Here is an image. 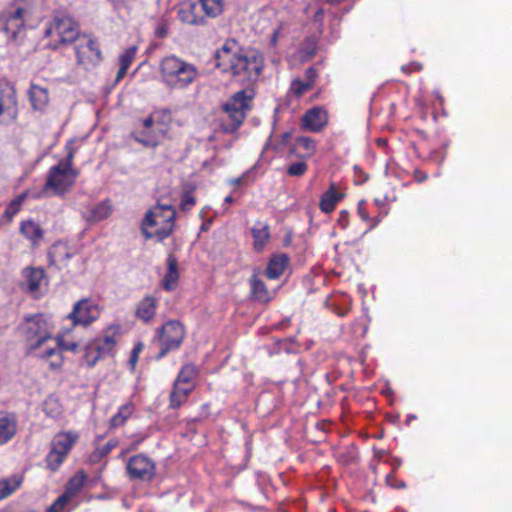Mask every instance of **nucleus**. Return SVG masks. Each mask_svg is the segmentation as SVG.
I'll return each instance as SVG.
<instances>
[{"label":"nucleus","mask_w":512,"mask_h":512,"mask_svg":"<svg viewBox=\"0 0 512 512\" xmlns=\"http://www.w3.org/2000/svg\"><path fill=\"white\" fill-rule=\"evenodd\" d=\"M158 340L161 346L158 357L165 356L169 351L177 349L185 336L183 325L176 320L165 323L162 328L158 329Z\"/></svg>","instance_id":"obj_9"},{"label":"nucleus","mask_w":512,"mask_h":512,"mask_svg":"<svg viewBox=\"0 0 512 512\" xmlns=\"http://www.w3.org/2000/svg\"><path fill=\"white\" fill-rule=\"evenodd\" d=\"M74 151L71 149L67 157L50 168L43 193L46 195H64L74 185L78 171L72 167Z\"/></svg>","instance_id":"obj_5"},{"label":"nucleus","mask_w":512,"mask_h":512,"mask_svg":"<svg viewBox=\"0 0 512 512\" xmlns=\"http://www.w3.org/2000/svg\"><path fill=\"white\" fill-rule=\"evenodd\" d=\"M29 99L35 110H43L49 102L48 92L45 88L32 84L29 89Z\"/></svg>","instance_id":"obj_25"},{"label":"nucleus","mask_w":512,"mask_h":512,"mask_svg":"<svg viewBox=\"0 0 512 512\" xmlns=\"http://www.w3.org/2000/svg\"><path fill=\"white\" fill-rule=\"evenodd\" d=\"M338 225L342 228V229H345L348 224H349V214L347 211L343 210L339 213V217H338Z\"/></svg>","instance_id":"obj_51"},{"label":"nucleus","mask_w":512,"mask_h":512,"mask_svg":"<svg viewBox=\"0 0 512 512\" xmlns=\"http://www.w3.org/2000/svg\"><path fill=\"white\" fill-rule=\"evenodd\" d=\"M25 14L24 8L17 7L0 15V24L10 40H17L24 35Z\"/></svg>","instance_id":"obj_11"},{"label":"nucleus","mask_w":512,"mask_h":512,"mask_svg":"<svg viewBox=\"0 0 512 512\" xmlns=\"http://www.w3.org/2000/svg\"><path fill=\"white\" fill-rule=\"evenodd\" d=\"M176 212L170 204H157L145 215L142 233L146 239L156 238L162 241L169 237L175 225Z\"/></svg>","instance_id":"obj_4"},{"label":"nucleus","mask_w":512,"mask_h":512,"mask_svg":"<svg viewBox=\"0 0 512 512\" xmlns=\"http://www.w3.org/2000/svg\"><path fill=\"white\" fill-rule=\"evenodd\" d=\"M126 468L131 479L150 481L155 475L154 462L142 454L132 456Z\"/></svg>","instance_id":"obj_13"},{"label":"nucleus","mask_w":512,"mask_h":512,"mask_svg":"<svg viewBox=\"0 0 512 512\" xmlns=\"http://www.w3.org/2000/svg\"><path fill=\"white\" fill-rule=\"evenodd\" d=\"M225 202L226 203H232L233 202V198L231 196H228L225 198Z\"/></svg>","instance_id":"obj_56"},{"label":"nucleus","mask_w":512,"mask_h":512,"mask_svg":"<svg viewBox=\"0 0 512 512\" xmlns=\"http://www.w3.org/2000/svg\"><path fill=\"white\" fill-rule=\"evenodd\" d=\"M197 369L195 365L193 364H186L182 367L180 370L177 379L175 380L176 383L185 385V386H195L194 380L197 377Z\"/></svg>","instance_id":"obj_33"},{"label":"nucleus","mask_w":512,"mask_h":512,"mask_svg":"<svg viewBox=\"0 0 512 512\" xmlns=\"http://www.w3.org/2000/svg\"><path fill=\"white\" fill-rule=\"evenodd\" d=\"M119 336L118 328L111 326L104 331L102 336L89 342V344L91 345V349L98 351V353L105 358L113 354Z\"/></svg>","instance_id":"obj_16"},{"label":"nucleus","mask_w":512,"mask_h":512,"mask_svg":"<svg viewBox=\"0 0 512 512\" xmlns=\"http://www.w3.org/2000/svg\"><path fill=\"white\" fill-rule=\"evenodd\" d=\"M75 52L78 64L85 67L96 65L101 60V52L97 43L86 36L78 38Z\"/></svg>","instance_id":"obj_15"},{"label":"nucleus","mask_w":512,"mask_h":512,"mask_svg":"<svg viewBox=\"0 0 512 512\" xmlns=\"http://www.w3.org/2000/svg\"><path fill=\"white\" fill-rule=\"evenodd\" d=\"M116 9H128L135 0H110Z\"/></svg>","instance_id":"obj_50"},{"label":"nucleus","mask_w":512,"mask_h":512,"mask_svg":"<svg viewBox=\"0 0 512 512\" xmlns=\"http://www.w3.org/2000/svg\"><path fill=\"white\" fill-rule=\"evenodd\" d=\"M323 16H324V11H323V9H319V10L315 13V15H314V20H315L316 22L321 23V22H322V20H323Z\"/></svg>","instance_id":"obj_53"},{"label":"nucleus","mask_w":512,"mask_h":512,"mask_svg":"<svg viewBox=\"0 0 512 512\" xmlns=\"http://www.w3.org/2000/svg\"><path fill=\"white\" fill-rule=\"evenodd\" d=\"M44 270L40 268H31L26 274L27 289L31 293L39 291L40 286L44 280Z\"/></svg>","instance_id":"obj_31"},{"label":"nucleus","mask_w":512,"mask_h":512,"mask_svg":"<svg viewBox=\"0 0 512 512\" xmlns=\"http://www.w3.org/2000/svg\"><path fill=\"white\" fill-rule=\"evenodd\" d=\"M327 124V111L321 107L308 110L301 119V127L310 132H320Z\"/></svg>","instance_id":"obj_18"},{"label":"nucleus","mask_w":512,"mask_h":512,"mask_svg":"<svg viewBox=\"0 0 512 512\" xmlns=\"http://www.w3.org/2000/svg\"><path fill=\"white\" fill-rule=\"evenodd\" d=\"M252 94H248L246 90L236 92L224 105L223 111L231 121L229 124L223 125L226 132H234L243 123L246 112L250 108Z\"/></svg>","instance_id":"obj_7"},{"label":"nucleus","mask_w":512,"mask_h":512,"mask_svg":"<svg viewBox=\"0 0 512 512\" xmlns=\"http://www.w3.org/2000/svg\"><path fill=\"white\" fill-rule=\"evenodd\" d=\"M118 445L116 440L108 441L103 447L96 449L91 455L92 461L100 460L102 457L108 455L112 449H114Z\"/></svg>","instance_id":"obj_40"},{"label":"nucleus","mask_w":512,"mask_h":512,"mask_svg":"<svg viewBox=\"0 0 512 512\" xmlns=\"http://www.w3.org/2000/svg\"><path fill=\"white\" fill-rule=\"evenodd\" d=\"M305 76L307 78L306 82L311 83V86L313 87L317 73L314 68L310 67L305 71Z\"/></svg>","instance_id":"obj_52"},{"label":"nucleus","mask_w":512,"mask_h":512,"mask_svg":"<svg viewBox=\"0 0 512 512\" xmlns=\"http://www.w3.org/2000/svg\"><path fill=\"white\" fill-rule=\"evenodd\" d=\"M193 390V386H185L174 382L173 389L170 394V406L174 409L179 408L186 402L189 393Z\"/></svg>","instance_id":"obj_28"},{"label":"nucleus","mask_w":512,"mask_h":512,"mask_svg":"<svg viewBox=\"0 0 512 512\" xmlns=\"http://www.w3.org/2000/svg\"><path fill=\"white\" fill-rule=\"evenodd\" d=\"M256 251H261L270 239V229L267 223L257 222L251 230Z\"/></svg>","instance_id":"obj_24"},{"label":"nucleus","mask_w":512,"mask_h":512,"mask_svg":"<svg viewBox=\"0 0 512 512\" xmlns=\"http://www.w3.org/2000/svg\"><path fill=\"white\" fill-rule=\"evenodd\" d=\"M358 213L363 220H368V214L361 206L358 207Z\"/></svg>","instance_id":"obj_54"},{"label":"nucleus","mask_w":512,"mask_h":512,"mask_svg":"<svg viewBox=\"0 0 512 512\" xmlns=\"http://www.w3.org/2000/svg\"><path fill=\"white\" fill-rule=\"evenodd\" d=\"M21 201V198H19L10 203V205L7 207L5 211V215L8 218H12L15 214L18 213V211L20 210Z\"/></svg>","instance_id":"obj_48"},{"label":"nucleus","mask_w":512,"mask_h":512,"mask_svg":"<svg viewBox=\"0 0 512 512\" xmlns=\"http://www.w3.org/2000/svg\"><path fill=\"white\" fill-rule=\"evenodd\" d=\"M291 138V131L284 132L280 136H275L273 139H271L269 142V146L273 150L281 152L290 143Z\"/></svg>","instance_id":"obj_37"},{"label":"nucleus","mask_w":512,"mask_h":512,"mask_svg":"<svg viewBox=\"0 0 512 512\" xmlns=\"http://www.w3.org/2000/svg\"><path fill=\"white\" fill-rule=\"evenodd\" d=\"M289 258L285 254H278L272 257L266 269V276L269 279H278L287 268Z\"/></svg>","instance_id":"obj_23"},{"label":"nucleus","mask_w":512,"mask_h":512,"mask_svg":"<svg viewBox=\"0 0 512 512\" xmlns=\"http://www.w3.org/2000/svg\"><path fill=\"white\" fill-rule=\"evenodd\" d=\"M44 410L51 417H58L62 413V409L58 401L54 398H48L44 402Z\"/></svg>","instance_id":"obj_43"},{"label":"nucleus","mask_w":512,"mask_h":512,"mask_svg":"<svg viewBox=\"0 0 512 512\" xmlns=\"http://www.w3.org/2000/svg\"><path fill=\"white\" fill-rule=\"evenodd\" d=\"M103 357L98 351L91 349V345L88 343L85 347L84 360L89 367H93Z\"/></svg>","instance_id":"obj_44"},{"label":"nucleus","mask_w":512,"mask_h":512,"mask_svg":"<svg viewBox=\"0 0 512 512\" xmlns=\"http://www.w3.org/2000/svg\"><path fill=\"white\" fill-rule=\"evenodd\" d=\"M162 82L170 89L181 90L190 86L199 76L198 68L175 55L164 57L159 64Z\"/></svg>","instance_id":"obj_3"},{"label":"nucleus","mask_w":512,"mask_h":512,"mask_svg":"<svg viewBox=\"0 0 512 512\" xmlns=\"http://www.w3.org/2000/svg\"><path fill=\"white\" fill-rule=\"evenodd\" d=\"M216 67L243 85L254 84L263 69V56L257 51H243L233 39L227 40L215 54Z\"/></svg>","instance_id":"obj_1"},{"label":"nucleus","mask_w":512,"mask_h":512,"mask_svg":"<svg viewBox=\"0 0 512 512\" xmlns=\"http://www.w3.org/2000/svg\"><path fill=\"white\" fill-rule=\"evenodd\" d=\"M110 213V206L106 203H100L91 211V219L94 221H100L107 218Z\"/></svg>","instance_id":"obj_41"},{"label":"nucleus","mask_w":512,"mask_h":512,"mask_svg":"<svg viewBox=\"0 0 512 512\" xmlns=\"http://www.w3.org/2000/svg\"><path fill=\"white\" fill-rule=\"evenodd\" d=\"M241 181H242V178H236V179L232 180V183L238 185L241 183Z\"/></svg>","instance_id":"obj_55"},{"label":"nucleus","mask_w":512,"mask_h":512,"mask_svg":"<svg viewBox=\"0 0 512 512\" xmlns=\"http://www.w3.org/2000/svg\"><path fill=\"white\" fill-rule=\"evenodd\" d=\"M20 482L16 479H7L0 481V500L9 496L19 486Z\"/></svg>","instance_id":"obj_39"},{"label":"nucleus","mask_w":512,"mask_h":512,"mask_svg":"<svg viewBox=\"0 0 512 512\" xmlns=\"http://www.w3.org/2000/svg\"><path fill=\"white\" fill-rule=\"evenodd\" d=\"M77 439L78 435L73 432H60L54 436L51 442V450L46 457L49 469L55 471L60 466Z\"/></svg>","instance_id":"obj_8"},{"label":"nucleus","mask_w":512,"mask_h":512,"mask_svg":"<svg viewBox=\"0 0 512 512\" xmlns=\"http://www.w3.org/2000/svg\"><path fill=\"white\" fill-rule=\"evenodd\" d=\"M137 52L136 46H131L128 49H126L120 56H119V64L120 68L117 72L115 82H119L127 73L130 65L135 59Z\"/></svg>","instance_id":"obj_29"},{"label":"nucleus","mask_w":512,"mask_h":512,"mask_svg":"<svg viewBox=\"0 0 512 512\" xmlns=\"http://www.w3.org/2000/svg\"><path fill=\"white\" fill-rule=\"evenodd\" d=\"M313 87L311 86V83H307L306 81H302L299 79H295L291 83L290 91L300 97L304 95L307 91L311 90Z\"/></svg>","instance_id":"obj_42"},{"label":"nucleus","mask_w":512,"mask_h":512,"mask_svg":"<svg viewBox=\"0 0 512 512\" xmlns=\"http://www.w3.org/2000/svg\"><path fill=\"white\" fill-rule=\"evenodd\" d=\"M48 258L51 265H55L58 269H66L68 272L73 267L70 263L71 260H74L76 263H79L81 260L76 252H73L66 244L60 242L52 245L48 252Z\"/></svg>","instance_id":"obj_14"},{"label":"nucleus","mask_w":512,"mask_h":512,"mask_svg":"<svg viewBox=\"0 0 512 512\" xmlns=\"http://www.w3.org/2000/svg\"><path fill=\"white\" fill-rule=\"evenodd\" d=\"M308 169L307 164L304 161H299L292 163L288 169L287 173L290 176H302Z\"/></svg>","instance_id":"obj_46"},{"label":"nucleus","mask_w":512,"mask_h":512,"mask_svg":"<svg viewBox=\"0 0 512 512\" xmlns=\"http://www.w3.org/2000/svg\"><path fill=\"white\" fill-rule=\"evenodd\" d=\"M250 284H251L253 297L256 300H258L260 302H268L270 300L269 292L266 289L265 284L263 283L262 280L257 278L256 275L252 276V278L250 280Z\"/></svg>","instance_id":"obj_34"},{"label":"nucleus","mask_w":512,"mask_h":512,"mask_svg":"<svg viewBox=\"0 0 512 512\" xmlns=\"http://www.w3.org/2000/svg\"><path fill=\"white\" fill-rule=\"evenodd\" d=\"M28 351L41 359L53 358L49 365L51 369L62 366L61 353L57 351V344L52 337L53 324L44 314L26 316L19 326Z\"/></svg>","instance_id":"obj_2"},{"label":"nucleus","mask_w":512,"mask_h":512,"mask_svg":"<svg viewBox=\"0 0 512 512\" xmlns=\"http://www.w3.org/2000/svg\"><path fill=\"white\" fill-rule=\"evenodd\" d=\"M199 5L210 17H215L222 11V0H199Z\"/></svg>","instance_id":"obj_36"},{"label":"nucleus","mask_w":512,"mask_h":512,"mask_svg":"<svg viewBox=\"0 0 512 512\" xmlns=\"http://www.w3.org/2000/svg\"><path fill=\"white\" fill-rule=\"evenodd\" d=\"M143 349V344L142 343H138L132 350L131 352V356H130V359H129V363L131 364L132 368L135 367L137 361H138V357H139V354L141 353Z\"/></svg>","instance_id":"obj_49"},{"label":"nucleus","mask_w":512,"mask_h":512,"mask_svg":"<svg viewBox=\"0 0 512 512\" xmlns=\"http://www.w3.org/2000/svg\"><path fill=\"white\" fill-rule=\"evenodd\" d=\"M157 300L147 296L143 298L136 309V316L143 322L148 323L156 314Z\"/></svg>","instance_id":"obj_22"},{"label":"nucleus","mask_w":512,"mask_h":512,"mask_svg":"<svg viewBox=\"0 0 512 512\" xmlns=\"http://www.w3.org/2000/svg\"><path fill=\"white\" fill-rule=\"evenodd\" d=\"M328 3H339L341 2L342 0H326Z\"/></svg>","instance_id":"obj_58"},{"label":"nucleus","mask_w":512,"mask_h":512,"mask_svg":"<svg viewBox=\"0 0 512 512\" xmlns=\"http://www.w3.org/2000/svg\"><path fill=\"white\" fill-rule=\"evenodd\" d=\"M342 194L336 191L335 185L331 184L330 188L322 195L320 200V209L324 213H331L336 204L341 200Z\"/></svg>","instance_id":"obj_27"},{"label":"nucleus","mask_w":512,"mask_h":512,"mask_svg":"<svg viewBox=\"0 0 512 512\" xmlns=\"http://www.w3.org/2000/svg\"><path fill=\"white\" fill-rule=\"evenodd\" d=\"M17 112V100L13 87L0 83V116L3 115L11 121L16 118Z\"/></svg>","instance_id":"obj_17"},{"label":"nucleus","mask_w":512,"mask_h":512,"mask_svg":"<svg viewBox=\"0 0 512 512\" xmlns=\"http://www.w3.org/2000/svg\"><path fill=\"white\" fill-rule=\"evenodd\" d=\"M100 315L98 305L90 299H82L73 306L68 318L72 321L73 326H88L95 321Z\"/></svg>","instance_id":"obj_12"},{"label":"nucleus","mask_w":512,"mask_h":512,"mask_svg":"<svg viewBox=\"0 0 512 512\" xmlns=\"http://www.w3.org/2000/svg\"><path fill=\"white\" fill-rule=\"evenodd\" d=\"M315 151V141L312 138L306 136L298 137L290 148V154L303 159L312 157Z\"/></svg>","instance_id":"obj_19"},{"label":"nucleus","mask_w":512,"mask_h":512,"mask_svg":"<svg viewBox=\"0 0 512 512\" xmlns=\"http://www.w3.org/2000/svg\"><path fill=\"white\" fill-rule=\"evenodd\" d=\"M20 232L29 239L34 246L38 245L44 235V231L40 225L32 220L23 221L20 226Z\"/></svg>","instance_id":"obj_26"},{"label":"nucleus","mask_w":512,"mask_h":512,"mask_svg":"<svg viewBox=\"0 0 512 512\" xmlns=\"http://www.w3.org/2000/svg\"><path fill=\"white\" fill-rule=\"evenodd\" d=\"M158 35H159V36H161V37H162V36H164V35H165V31H164V29H160V30L158 31Z\"/></svg>","instance_id":"obj_57"},{"label":"nucleus","mask_w":512,"mask_h":512,"mask_svg":"<svg viewBox=\"0 0 512 512\" xmlns=\"http://www.w3.org/2000/svg\"><path fill=\"white\" fill-rule=\"evenodd\" d=\"M143 129L134 134V139L146 147H156L166 137L167 130L155 122V115L143 120Z\"/></svg>","instance_id":"obj_10"},{"label":"nucleus","mask_w":512,"mask_h":512,"mask_svg":"<svg viewBox=\"0 0 512 512\" xmlns=\"http://www.w3.org/2000/svg\"><path fill=\"white\" fill-rule=\"evenodd\" d=\"M87 479L86 474L83 471L77 472L67 483L65 494L69 498H74L82 489Z\"/></svg>","instance_id":"obj_32"},{"label":"nucleus","mask_w":512,"mask_h":512,"mask_svg":"<svg viewBox=\"0 0 512 512\" xmlns=\"http://www.w3.org/2000/svg\"><path fill=\"white\" fill-rule=\"evenodd\" d=\"M17 431V420L14 415L0 413V445L7 443Z\"/></svg>","instance_id":"obj_20"},{"label":"nucleus","mask_w":512,"mask_h":512,"mask_svg":"<svg viewBox=\"0 0 512 512\" xmlns=\"http://www.w3.org/2000/svg\"><path fill=\"white\" fill-rule=\"evenodd\" d=\"M376 224H377V221H375V222L370 226V229H371V228H373V227H375V226H376Z\"/></svg>","instance_id":"obj_60"},{"label":"nucleus","mask_w":512,"mask_h":512,"mask_svg":"<svg viewBox=\"0 0 512 512\" xmlns=\"http://www.w3.org/2000/svg\"><path fill=\"white\" fill-rule=\"evenodd\" d=\"M178 279V261L174 255L170 254L167 257V272L162 280L163 288L167 291L173 290L177 285Z\"/></svg>","instance_id":"obj_21"},{"label":"nucleus","mask_w":512,"mask_h":512,"mask_svg":"<svg viewBox=\"0 0 512 512\" xmlns=\"http://www.w3.org/2000/svg\"><path fill=\"white\" fill-rule=\"evenodd\" d=\"M196 204V199L192 195V189L189 187H185L182 195H181V201H180V209L183 212H188L192 209V207Z\"/></svg>","instance_id":"obj_38"},{"label":"nucleus","mask_w":512,"mask_h":512,"mask_svg":"<svg viewBox=\"0 0 512 512\" xmlns=\"http://www.w3.org/2000/svg\"><path fill=\"white\" fill-rule=\"evenodd\" d=\"M197 8V3L184 4L178 12L181 21L191 25L203 23V18L196 15Z\"/></svg>","instance_id":"obj_30"},{"label":"nucleus","mask_w":512,"mask_h":512,"mask_svg":"<svg viewBox=\"0 0 512 512\" xmlns=\"http://www.w3.org/2000/svg\"><path fill=\"white\" fill-rule=\"evenodd\" d=\"M55 343L57 344V351L60 353L59 348L62 350H67L71 352H77L78 350V343L74 341H65L62 337H58L54 339Z\"/></svg>","instance_id":"obj_47"},{"label":"nucleus","mask_w":512,"mask_h":512,"mask_svg":"<svg viewBox=\"0 0 512 512\" xmlns=\"http://www.w3.org/2000/svg\"><path fill=\"white\" fill-rule=\"evenodd\" d=\"M134 412V405L126 403L119 408V411L111 418L110 426L113 428L122 426Z\"/></svg>","instance_id":"obj_35"},{"label":"nucleus","mask_w":512,"mask_h":512,"mask_svg":"<svg viewBox=\"0 0 512 512\" xmlns=\"http://www.w3.org/2000/svg\"><path fill=\"white\" fill-rule=\"evenodd\" d=\"M79 24L69 15L60 14L48 23L44 35L49 38L48 45L57 49L63 44L72 43L79 38Z\"/></svg>","instance_id":"obj_6"},{"label":"nucleus","mask_w":512,"mask_h":512,"mask_svg":"<svg viewBox=\"0 0 512 512\" xmlns=\"http://www.w3.org/2000/svg\"><path fill=\"white\" fill-rule=\"evenodd\" d=\"M71 501L65 493L59 496L56 501L48 508L47 512H62L65 506Z\"/></svg>","instance_id":"obj_45"},{"label":"nucleus","mask_w":512,"mask_h":512,"mask_svg":"<svg viewBox=\"0 0 512 512\" xmlns=\"http://www.w3.org/2000/svg\"><path fill=\"white\" fill-rule=\"evenodd\" d=\"M276 38H277V33L275 32V33L273 34V38H272V41H273L274 43L276 42Z\"/></svg>","instance_id":"obj_59"}]
</instances>
